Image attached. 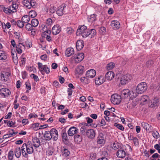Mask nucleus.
<instances>
[{"label":"nucleus","instance_id":"c756f323","mask_svg":"<svg viewBox=\"0 0 160 160\" xmlns=\"http://www.w3.org/2000/svg\"><path fill=\"white\" fill-rule=\"evenodd\" d=\"M7 58V55L5 52L3 51L0 50V60H4Z\"/></svg>","mask_w":160,"mask_h":160},{"label":"nucleus","instance_id":"f704fd0d","mask_svg":"<svg viewBox=\"0 0 160 160\" xmlns=\"http://www.w3.org/2000/svg\"><path fill=\"white\" fill-rule=\"evenodd\" d=\"M29 0H23L22 1V4L25 6L28 9L31 8V6L30 5V2Z\"/></svg>","mask_w":160,"mask_h":160},{"label":"nucleus","instance_id":"f3484780","mask_svg":"<svg viewBox=\"0 0 160 160\" xmlns=\"http://www.w3.org/2000/svg\"><path fill=\"white\" fill-rule=\"evenodd\" d=\"M131 93L129 89H125L122 91L121 92V97L122 98H127L130 96Z\"/></svg>","mask_w":160,"mask_h":160},{"label":"nucleus","instance_id":"aec40b11","mask_svg":"<svg viewBox=\"0 0 160 160\" xmlns=\"http://www.w3.org/2000/svg\"><path fill=\"white\" fill-rule=\"evenodd\" d=\"M74 53V49L72 48H68L65 51V55L68 57H69L73 54Z\"/></svg>","mask_w":160,"mask_h":160},{"label":"nucleus","instance_id":"13d9d810","mask_svg":"<svg viewBox=\"0 0 160 160\" xmlns=\"http://www.w3.org/2000/svg\"><path fill=\"white\" fill-rule=\"evenodd\" d=\"M30 5L31 8H35L36 7V3L34 0H30Z\"/></svg>","mask_w":160,"mask_h":160},{"label":"nucleus","instance_id":"09e8293b","mask_svg":"<svg viewBox=\"0 0 160 160\" xmlns=\"http://www.w3.org/2000/svg\"><path fill=\"white\" fill-rule=\"evenodd\" d=\"M89 30L87 29L84 32H83L81 35L83 38H86L89 35Z\"/></svg>","mask_w":160,"mask_h":160},{"label":"nucleus","instance_id":"69168bd1","mask_svg":"<svg viewBox=\"0 0 160 160\" xmlns=\"http://www.w3.org/2000/svg\"><path fill=\"white\" fill-rule=\"evenodd\" d=\"M86 131H87L86 128L84 126H82L81 128L80 129V131L81 133H83L85 132Z\"/></svg>","mask_w":160,"mask_h":160},{"label":"nucleus","instance_id":"bb28decb","mask_svg":"<svg viewBox=\"0 0 160 160\" xmlns=\"http://www.w3.org/2000/svg\"><path fill=\"white\" fill-rule=\"evenodd\" d=\"M97 142L99 144H103L104 142V138L102 133H100L98 137Z\"/></svg>","mask_w":160,"mask_h":160},{"label":"nucleus","instance_id":"5701e85b","mask_svg":"<svg viewBox=\"0 0 160 160\" xmlns=\"http://www.w3.org/2000/svg\"><path fill=\"white\" fill-rule=\"evenodd\" d=\"M111 25L114 29H118L120 27L119 22L117 21L113 20L111 23Z\"/></svg>","mask_w":160,"mask_h":160},{"label":"nucleus","instance_id":"6ab92c4d","mask_svg":"<svg viewBox=\"0 0 160 160\" xmlns=\"http://www.w3.org/2000/svg\"><path fill=\"white\" fill-rule=\"evenodd\" d=\"M114 73L112 71L108 72L105 75L106 78L109 80H112L114 77Z\"/></svg>","mask_w":160,"mask_h":160},{"label":"nucleus","instance_id":"37998d69","mask_svg":"<svg viewBox=\"0 0 160 160\" xmlns=\"http://www.w3.org/2000/svg\"><path fill=\"white\" fill-rule=\"evenodd\" d=\"M38 24V20L35 18L33 19L32 20V25L34 27H37Z\"/></svg>","mask_w":160,"mask_h":160},{"label":"nucleus","instance_id":"680f3d73","mask_svg":"<svg viewBox=\"0 0 160 160\" xmlns=\"http://www.w3.org/2000/svg\"><path fill=\"white\" fill-rule=\"evenodd\" d=\"M11 54L13 60H14V59H15V60L17 61L18 59L17 53L16 52H14V53L12 52Z\"/></svg>","mask_w":160,"mask_h":160},{"label":"nucleus","instance_id":"bf43d9fd","mask_svg":"<svg viewBox=\"0 0 160 160\" xmlns=\"http://www.w3.org/2000/svg\"><path fill=\"white\" fill-rule=\"evenodd\" d=\"M22 77L23 79L26 78L28 76V74L25 71H22Z\"/></svg>","mask_w":160,"mask_h":160},{"label":"nucleus","instance_id":"a18cd8bd","mask_svg":"<svg viewBox=\"0 0 160 160\" xmlns=\"http://www.w3.org/2000/svg\"><path fill=\"white\" fill-rule=\"evenodd\" d=\"M96 14H93L91 15L90 18H89V21L92 22L96 20Z\"/></svg>","mask_w":160,"mask_h":160},{"label":"nucleus","instance_id":"79ce46f5","mask_svg":"<svg viewBox=\"0 0 160 160\" xmlns=\"http://www.w3.org/2000/svg\"><path fill=\"white\" fill-rule=\"evenodd\" d=\"M14 153L12 151L10 150L8 154V158L9 160H12L13 158Z\"/></svg>","mask_w":160,"mask_h":160},{"label":"nucleus","instance_id":"4d7b16f0","mask_svg":"<svg viewBox=\"0 0 160 160\" xmlns=\"http://www.w3.org/2000/svg\"><path fill=\"white\" fill-rule=\"evenodd\" d=\"M152 136L153 137L156 138H158L159 136L158 132L157 131L153 132H152Z\"/></svg>","mask_w":160,"mask_h":160},{"label":"nucleus","instance_id":"de8ad7c7","mask_svg":"<svg viewBox=\"0 0 160 160\" xmlns=\"http://www.w3.org/2000/svg\"><path fill=\"white\" fill-rule=\"evenodd\" d=\"M114 125L121 130L123 131L124 130V128L123 126L121 124L115 123L114 124Z\"/></svg>","mask_w":160,"mask_h":160},{"label":"nucleus","instance_id":"ea45409f","mask_svg":"<svg viewBox=\"0 0 160 160\" xmlns=\"http://www.w3.org/2000/svg\"><path fill=\"white\" fill-rule=\"evenodd\" d=\"M142 126L146 130H149L151 126L147 123L143 122L141 123Z\"/></svg>","mask_w":160,"mask_h":160},{"label":"nucleus","instance_id":"c03bdc74","mask_svg":"<svg viewBox=\"0 0 160 160\" xmlns=\"http://www.w3.org/2000/svg\"><path fill=\"white\" fill-rule=\"evenodd\" d=\"M62 141L64 142H67L68 141V136L66 132H64L62 133Z\"/></svg>","mask_w":160,"mask_h":160},{"label":"nucleus","instance_id":"6e6552de","mask_svg":"<svg viewBox=\"0 0 160 160\" xmlns=\"http://www.w3.org/2000/svg\"><path fill=\"white\" fill-rule=\"evenodd\" d=\"M11 94L9 89L6 88H2L0 89V94L4 97H8Z\"/></svg>","mask_w":160,"mask_h":160},{"label":"nucleus","instance_id":"72a5a7b5","mask_svg":"<svg viewBox=\"0 0 160 160\" xmlns=\"http://www.w3.org/2000/svg\"><path fill=\"white\" fill-rule=\"evenodd\" d=\"M16 122L14 120H10L8 123V126L10 127H15Z\"/></svg>","mask_w":160,"mask_h":160},{"label":"nucleus","instance_id":"5fc2aeb1","mask_svg":"<svg viewBox=\"0 0 160 160\" xmlns=\"http://www.w3.org/2000/svg\"><path fill=\"white\" fill-rule=\"evenodd\" d=\"M81 82L83 83L88 84L89 83L88 80L84 77L81 78L80 79Z\"/></svg>","mask_w":160,"mask_h":160},{"label":"nucleus","instance_id":"6e6d98bb","mask_svg":"<svg viewBox=\"0 0 160 160\" xmlns=\"http://www.w3.org/2000/svg\"><path fill=\"white\" fill-rule=\"evenodd\" d=\"M23 44V43H22L21 42H19L18 44L16 45V48H20V49H22L23 48H25V46Z\"/></svg>","mask_w":160,"mask_h":160},{"label":"nucleus","instance_id":"423d86ee","mask_svg":"<svg viewBox=\"0 0 160 160\" xmlns=\"http://www.w3.org/2000/svg\"><path fill=\"white\" fill-rule=\"evenodd\" d=\"M11 73L9 72L3 71L0 73V80L7 81L9 79Z\"/></svg>","mask_w":160,"mask_h":160},{"label":"nucleus","instance_id":"9b49d317","mask_svg":"<svg viewBox=\"0 0 160 160\" xmlns=\"http://www.w3.org/2000/svg\"><path fill=\"white\" fill-rule=\"evenodd\" d=\"M78 129L76 127H72L68 130V133L70 136H72L75 134L78 133Z\"/></svg>","mask_w":160,"mask_h":160},{"label":"nucleus","instance_id":"f03ea898","mask_svg":"<svg viewBox=\"0 0 160 160\" xmlns=\"http://www.w3.org/2000/svg\"><path fill=\"white\" fill-rule=\"evenodd\" d=\"M21 148L22 155L25 158H28V154H31L34 151L33 147L30 144L24 143Z\"/></svg>","mask_w":160,"mask_h":160},{"label":"nucleus","instance_id":"ddd939ff","mask_svg":"<svg viewBox=\"0 0 160 160\" xmlns=\"http://www.w3.org/2000/svg\"><path fill=\"white\" fill-rule=\"evenodd\" d=\"M61 27L58 25L54 26L52 28V33L54 35L58 34L61 31Z\"/></svg>","mask_w":160,"mask_h":160},{"label":"nucleus","instance_id":"1a4fd4ad","mask_svg":"<svg viewBox=\"0 0 160 160\" xmlns=\"http://www.w3.org/2000/svg\"><path fill=\"white\" fill-rule=\"evenodd\" d=\"M105 78L103 76L100 75L96 78L95 83L97 85H100L105 81Z\"/></svg>","mask_w":160,"mask_h":160},{"label":"nucleus","instance_id":"4c0bfd02","mask_svg":"<svg viewBox=\"0 0 160 160\" xmlns=\"http://www.w3.org/2000/svg\"><path fill=\"white\" fill-rule=\"evenodd\" d=\"M115 63L113 62H110L108 63L107 66L106 68L107 70H111L115 67Z\"/></svg>","mask_w":160,"mask_h":160},{"label":"nucleus","instance_id":"774afa93","mask_svg":"<svg viewBox=\"0 0 160 160\" xmlns=\"http://www.w3.org/2000/svg\"><path fill=\"white\" fill-rule=\"evenodd\" d=\"M26 88L27 89L30 90L31 89V87L30 83L29 82H27L25 83Z\"/></svg>","mask_w":160,"mask_h":160},{"label":"nucleus","instance_id":"4468645a","mask_svg":"<svg viewBox=\"0 0 160 160\" xmlns=\"http://www.w3.org/2000/svg\"><path fill=\"white\" fill-rule=\"evenodd\" d=\"M84 45V43L82 40H78L76 43V47L77 50L79 51L82 49L83 48Z\"/></svg>","mask_w":160,"mask_h":160},{"label":"nucleus","instance_id":"39448f33","mask_svg":"<svg viewBox=\"0 0 160 160\" xmlns=\"http://www.w3.org/2000/svg\"><path fill=\"white\" fill-rule=\"evenodd\" d=\"M111 100L114 104H118L121 101V96L117 94H113L111 96Z\"/></svg>","mask_w":160,"mask_h":160},{"label":"nucleus","instance_id":"7ed1b4c3","mask_svg":"<svg viewBox=\"0 0 160 160\" xmlns=\"http://www.w3.org/2000/svg\"><path fill=\"white\" fill-rule=\"evenodd\" d=\"M133 76L128 73L123 75L121 78V83L122 85L126 84L133 78Z\"/></svg>","mask_w":160,"mask_h":160},{"label":"nucleus","instance_id":"49530a36","mask_svg":"<svg viewBox=\"0 0 160 160\" xmlns=\"http://www.w3.org/2000/svg\"><path fill=\"white\" fill-rule=\"evenodd\" d=\"M37 15V13L36 11L33 10L29 12V15L32 18H34Z\"/></svg>","mask_w":160,"mask_h":160},{"label":"nucleus","instance_id":"e433bc0d","mask_svg":"<svg viewBox=\"0 0 160 160\" xmlns=\"http://www.w3.org/2000/svg\"><path fill=\"white\" fill-rule=\"evenodd\" d=\"M121 144L117 142H116L113 143L112 148L114 149H117L121 147Z\"/></svg>","mask_w":160,"mask_h":160},{"label":"nucleus","instance_id":"f257e3e1","mask_svg":"<svg viewBox=\"0 0 160 160\" xmlns=\"http://www.w3.org/2000/svg\"><path fill=\"white\" fill-rule=\"evenodd\" d=\"M147 83L144 82H142L139 83L136 87L135 89L132 92L134 95L133 97H136L138 94H141L144 92L147 89ZM132 95L131 97H132Z\"/></svg>","mask_w":160,"mask_h":160},{"label":"nucleus","instance_id":"338daca9","mask_svg":"<svg viewBox=\"0 0 160 160\" xmlns=\"http://www.w3.org/2000/svg\"><path fill=\"white\" fill-rule=\"evenodd\" d=\"M52 20L50 18H49L47 19L46 21V23L48 25V26L51 25L52 23Z\"/></svg>","mask_w":160,"mask_h":160},{"label":"nucleus","instance_id":"7c9ffc66","mask_svg":"<svg viewBox=\"0 0 160 160\" xmlns=\"http://www.w3.org/2000/svg\"><path fill=\"white\" fill-rule=\"evenodd\" d=\"M10 8L12 10L13 12H16L17 11V9L18 8V4H17L16 2H12V5L10 6Z\"/></svg>","mask_w":160,"mask_h":160},{"label":"nucleus","instance_id":"b1692460","mask_svg":"<svg viewBox=\"0 0 160 160\" xmlns=\"http://www.w3.org/2000/svg\"><path fill=\"white\" fill-rule=\"evenodd\" d=\"M87 29V27L84 25L80 26L79 28L78 29L77 33L78 34H81L83 32L85 31Z\"/></svg>","mask_w":160,"mask_h":160},{"label":"nucleus","instance_id":"4be33fe9","mask_svg":"<svg viewBox=\"0 0 160 160\" xmlns=\"http://www.w3.org/2000/svg\"><path fill=\"white\" fill-rule=\"evenodd\" d=\"M62 155L66 157L68 156L70 154V151L65 147H63L61 150Z\"/></svg>","mask_w":160,"mask_h":160},{"label":"nucleus","instance_id":"f8f14e48","mask_svg":"<svg viewBox=\"0 0 160 160\" xmlns=\"http://www.w3.org/2000/svg\"><path fill=\"white\" fill-rule=\"evenodd\" d=\"M160 104V98H156L153 101L152 103L150 105V107L154 108H156Z\"/></svg>","mask_w":160,"mask_h":160},{"label":"nucleus","instance_id":"0e129e2a","mask_svg":"<svg viewBox=\"0 0 160 160\" xmlns=\"http://www.w3.org/2000/svg\"><path fill=\"white\" fill-rule=\"evenodd\" d=\"M132 140L133 141L134 144L135 145H138L139 142L137 138L135 137Z\"/></svg>","mask_w":160,"mask_h":160},{"label":"nucleus","instance_id":"2f4dec72","mask_svg":"<svg viewBox=\"0 0 160 160\" xmlns=\"http://www.w3.org/2000/svg\"><path fill=\"white\" fill-rule=\"evenodd\" d=\"M22 21L24 23H27L30 20V16L28 15H25L23 16L22 18Z\"/></svg>","mask_w":160,"mask_h":160},{"label":"nucleus","instance_id":"864d4df0","mask_svg":"<svg viewBox=\"0 0 160 160\" xmlns=\"http://www.w3.org/2000/svg\"><path fill=\"white\" fill-rule=\"evenodd\" d=\"M153 63V61L151 60H149L146 62V66L147 67H150L152 66Z\"/></svg>","mask_w":160,"mask_h":160},{"label":"nucleus","instance_id":"dca6fc26","mask_svg":"<svg viewBox=\"0 0 160 160\" xmlns=\"http://www.w3.org/2000/svg\"><path fill=\"white\" fill-rule=\"evenodd\" d=\"M96 75V71H87L86 73V77L90 78H93Z\"/></svg>","mask_w":160,"mask_h":160},{"label":"nucleus","instance_id":"603ef678","mask_svg":"<svg viewBox=\"0 0 160 160\" xmlns=\"http://www.w3.org/2000/svg\"><path fill=\"white\" fill-rule=\"evenodd\" d=\"M66 33L68 34H71L73 32V29L71 28H67L65 29Z\"/></svg>","mask_w":160,"mask_h":160},{"label":"nucleus","instance_id":"393cba45","mask_svg":"<svg viewBox=\"0 0 160 160\" xmlns=\"http://www.w3.org/2000/svg\"><path fill=\"white\" fill-rule=\"evenodd\" d=\"M21 150L20 147H17L14 150L15 156L17 158H19L21 154Z\"/></svg>","mask_w":160,"mask_h":160},{"label":"nucleus","instance_id":"e2e57ef3","mask_svg":"<svg viewBox=\"0 0 160 160\" xmlns=\"http://www.w3.org/2000/svg\"><path fill=\"white\" fill-rule=\"evenodd\" d=\"M30 77L32 78H33L34 79V80L36 81H38L39 80V78L38 77V76L35 75L34 74H32L31 75Z\"/></svg>","mask_w":160,"mask_h":160},{"label":"nucleus","instance_id":"2eb2a0df","mask_svg":"<svg viewBox=\"0 0 160 160\" xmlns=\"http://www.w3.org/2000/svg\"><path fill=\"white\" fill-rule=\"evenodd\" d=\"M116 155L119 158H124L126 155L125 151L123 149H119L117 152Z\"/></svg>","mask_w":160,"mask_h":160},{"label":"nucleus","instance_id":"8fccbe9b","mask_svg":"<svg viewBox=\"0 0 160 160\" xmlns=\"http://www.w3.org/2000/svg\"><path fill=\"white\" fill-rule=\"evenodd\" d=\"M32 27L33 26L31 24L28 23L26 24L25 28L27 30L30 31L31 30L32 31L33 30Z\"/></svg>","mask_w":160,"mask_h":160},{"label":"nucleus","instance_id":"a878e982","mask_svg":"<svg viewBox=\"0 0 160 160\" xmlns=\"http://www.w3.org/2000/svg\"><path fill=\"white\" fill-rule=\"evenodd\" d=\"M44 137L46 140L50 141L52 139V137L51 136V131H45L44 134Z\"/></svg>","mask_w":160,"mask_h":160},{"label":"nucleus","instance_id":"3c124183","mask_svg":"<svg viewBox=\"0 0 160 160\" xmlns=\"http://www.w3.org/2000/svg\"><path fill=\"white\" fill-rule=\"evenodd\" d=\"M16 24L18 27L21 28L23 27L24 23L22 21L19 20L17 21Z\"/></svg>","mask_w":160,"mask_h":160},{"label":"nucleus","instance_id":"20e7f679","mask_svg":"<svg viewBox=\"0 0 160 160\" xmlns=\"http://www.w3.org/2000/svg\"><path fill=\"white\" fill-rule=\"evenodd\" d=\"M67 9H68V7L65 4L63 3L58 8L56 13L58 16H62L68 12Z\"/></svg>","mask_w":160,"mask_h":160},{"label":"nucleus","instance_id":"cd10ccee","mask_svg":"<svg viewBox=\"0 0 160 160\" xmlns=\"http://www.w3.org/2000/svg\"><path fill=\"white\" fill-rule=\"evenodd\" d=\"M149 100V97L147 95L142 96L141 99V102L142 104H144L147 103Z\"/></svg>","mask_w":160,"mask_h":160},{"label":"nucleus","instance_id":"412c9836","mask_svg":"<svg viewBox=\"0 0 160 160\" xmlns=\"http://www.w3.org/2000/svg\"><path fill=\"white\" fill-rule=\"evenodd\" d=\"M73 59H77L79 62L81 61L84 58V54L83 53H78L77 55L72 57Z\"/></svg>","mask_w":160,"mask_h":160},{"label":"nucleus","instance_id":"052dcab7","mask_svg":"<svg viewBox=\"0 0 160 160\" xmlns=\"http://www.w3.org/2000/svg\"><path fill=\"white\" fill-rule=\"evenodd\" d=\"M68 98H71V95L72 94V89L71 88H68Z\"/></svg>","mask_w":160,"mask_h":160},{"label":"nucleus","instance_id":"c9c22d12","mask_svg":"<svg viewBox=\"0 0 160 160\" xmlns=\"http://www.w3.org/2000/svg\"><path fill=\"white\" fill-rule=\"evenodd\" d=\"M58 67L59 70H68L67 67L65 65L64 63H60L59 64Z\"/></svg>","mask_w":160,"mask_h":160},{"label":"nucleus","instance_id":"58836bf2","mask_svg":"<svg viewBox=\"0 0 160 160\" xmlns=\"http://www.w3.org/2000/svg\"><path fill=\"white\" fill-rule=\"evenodd\" d=\"M96 31L94 29H92L90 30H89V35H91V38H93L96 34Z\"/></svg>","mask_w":160,"mask_h":160},{"label":"nucleus","instance_id":"9d476101","mask_svg":"<svg viewBox=\"0 0 160 160\" xmlns=\"http://www.w3.org/2000/svg\"><path fill=\"white\" fill-rule=\"evenodd\" d=\"M51 136L52 137V138L54 141H56L58 137V132L57 130L54 128H52L51 130Z\"/></svg>","mask_w":160,"mask_h":160},{"label":"nucleus","instance_id":"0eeeda50","mask_svg":"<svg viewBox=\"0 0 160 160\" xmlns=\"http://www.w3.org/2000/svg\"><path fill=\"white\" fill-rule=\"evenodd\" d=\"M87 137L91 139H93L95 136L96 133L95 130L92 129H89L86 131Z\"/></svg>","mask_w":160,"mask_h":160},{"label":"nucleus","instance_id":"a211bd4d","mask_svg":"<svg viewBox=\"0 0 160 160\" xmlns=\"http://www.w3.org/2000/svg\"><path fill=\"white\" fill-rule=\"evenodd\" d=\"M32 142L33 144V146L36 148L39 147L40 144V140L37 137H36L32 139Z\"/></svg>","mask_w":160,"mask_h":160},{"label":"nucleus","instance_id":"a19ab883","mask_svg":"<svg viewBox=\"0 0 160 160\" xmlns=\"http://www.w3.org/2000/svg\"><path fill=\"white\" fill-rule=\"evenodd\" d=\"M3 12L8 14H10L11 13H13L12 10L11 9L10 7L9 8H6L3 10Z\"/></svg>","mask_w":160,"mask_h":160},{"label":"nucleus","instance_id":"c85d7f7f","mask_svg":"<svg viewBox=\"0 0 160 160\" xmlns=\"http://www.w3.org/2000/svg\"><path fill=\"white\" fill-rule=\"evenodd\" d=\"M38 68L40 70H47V69L49 70V68L48 67L47 65H43L40 62H38Z\"/></svg>","mask_w":160,"mask_h":160},{"label":"nucleus","instance_id":"473e14b6","mask_svg":"<svg viewBox=\"0 0 160 160\" xmlns=\"http://www.w3.org/2000/svg\"><path fill=\"white\" fill-rule=\"evenodd\" d=\"M74 141L75 142L79 143L82 141V137L79 135L76 134L74 136Z\"/></svg>","mask_w":160,"mask_h":160}]
</instances>
